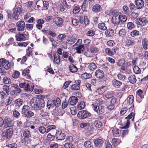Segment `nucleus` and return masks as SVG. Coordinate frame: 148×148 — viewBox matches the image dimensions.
I'll return each mask as SVG.
<instances>
[{"mask_svg":"<svg viewBox=\"0 0 148 148\" xmlns=\"http://www.w3.org/2000/svg\"><path fill=\"white\" fill-rule=\"evenodd\" d=\"M66 136L65 134L63 133L61 131L57 132L56 134V138L58 140H62L65 139Z\"/></svg>","mask_w":148,"mask_h":148,"instance_id":"16","label":"nucleus"},{"mask_svg":"<svg viewBox=\"0 0 148 148\" xmlns=\"http://www.w3.org/2000/svg\"><path fill=\"white\" fill-rule=\"evenodd\" d=\"M125 62V60L123 59H121L118 61L117 65L119 66H122L124 64Z\"/></svg>","mask_w":148,"mask_h":148,"instance_id":"50","label":"nucleus"},{"mask_svg":"<svg viewBox=\"0 0 148 148\" xmlns=\"http://www.w3.org/2000/svg\"><path fill=\"white\" fill-rule=\"evenodd\" d=\"M16 26L17 27V30L18 31L22 32L24 30L25 23L23 21H19L16 23Z\"/></svg>","mask_w":148,"mask_h":148,"instance_id":"7","label":"nucleus"},{"mask_svg":"<svg viewBox=\"0 0 148 148\" xmlns=\"http://www.w3.org/2000/svg\"><path fill=\"white\" fill-rule=\"evenodd\" d=\"M88 4V1L87 0L84 1L82 5V8L84 11H86V8Z\"/></svg>","mask_w":148,"mask_h":148,"instance_id":"58","label":"nucleus"},{"mask_svg":"<svg viewBox=\"0 0 148 148\" xmlns=\"http://www.w3.org/2000/svg\"><path fill=\"white\" fill-rule=\"evenodd\" d=\"M142 44L143 48L145 50L148 49V40L147 39H143L142 40Z\"/></svg>","mask_w":148,"mask_h":148,"instance_id":"26","label":"nucleus"},{"mask_svg":"<svg viewBox=\"0 0 148 148\" xmlns=\"http://www.w3.org/2000/svg\"><path fill=\"white\" fill-rule=\"evenodd\" d=\"M105 52L106 54L109 56H112L114 55L113 51H112L109 48H106L105 49Z\"/></svg>","mask_w":148,"mask_h":148,"instance_id":"41","label":"nucleus"},{"mask_svg":"<svg viewBox=\"0 0 148 148\" xmlns=\"http://www.w3.org/2000/svg\"><path fill=\"white\" fill-rule=\"evenodd\" d=\"M90 114L87 110H84L79 111L77 114V116L80 119H82L87 118Z\"/></svg>","mask_w":148,"mask_h":148,"instance_id":"6","label":"nucleus"},{"mask_svg":"<svg viewBox=\"0 0 148 148\" xmlns=\"http://www.w3.org/2000/svg\"><path fill=\"white\" fill-rule=\"evenodd\" d=\"M53 21L55 23L56 25L59 27L62 26L64 20L62 18L59 17H56L53 19Z\"/></svg>","mask_w":148,"mask_h":148,"instance_id":"15","label":"nucleus"},{"mask_svg":"<svg viewBox=\"0 0 148 148\" xmlns=\"http://www.w3.org/2000/svg\"><path fill=\"white\" fill-rule=\"evenodd\" d=\"M31 136V134L29 131L27 129L24 130L23 132V139L22 140V143H30L31 140L29 137Z\"/></svg>","mask_w":148,"mask_h":148,"instance_id":"3","label":"nucleus"},{"mask_svg":"<svg viewBox=\"0 0 148 148\" xmlns=\"http://www.w3.org/2000/svg\"><path fill=\"white\" fill-rule=\"evenodd\" d=\"M84 144V146L86 148H93L92 144L90 141H86Z\"/></svg>","mask_w":148,"mask_h":148,"instance_id":"39","label":"nucleus"},{"mask_svg":"<svg viewBox=\"0 0 148 148\" xmlns=\"http://www.w3.org/2000/svg\"><path fill=\"white\" fill-rule=\"evenodd\" d=\"M84 49V46L83 45H79L78 47H76L77 52L79 54L81 53Z\"/></svg>","mask_w":148,"mask_h":148,"instance_id":"33","label":"nucleus"},{"mask_svg":"<svg viewBox=\"0 0 148 148\" xmlns=\"http://www.w3.org/2000/svg\"><path fill=\"white\" fill-rule=\"evenodd\" d=\"M92 11L95 12H99L101 9V6L99 4H96L92 8Z\"/></svg>","mask_w":148,"mask_h":148,"instance_id":"27","label":"nucleus"},{"mask_svg":"<svg viewBox=\"0 0 148 148\" xmlns=\"http://www.w3.org/2000/svg\"><path fill=\"white\" fill-rule=\"evenodd\" d=\"M13 130L11 128H9L7 129L6 132H3L2 133V135L4 137H6L7 138H10L13 134Z\"/></svg>","mask_w":148,"mask_h":148,"instance_id":"8","label":"nucleus"},{"mask_svg":"<svg viewBox=\"0 0 148 148\" xmlns=\"http://www.w3.org/2000/svg\"><path fill=\"white\" fill-rule=\"evenodd\" d=\"M95 31L93 30H90L88 31L87 33V35L90 36H92L95 34Z\"/></svg>","mask_w":148,"mask_h":148,"instance_id":"62","label":"nucleus"},{"mask_svg":"<svg viewBox=\"0 0 148 148\" xmlns=\"http://www.w3.org/2000/svg\"><path fill=\"white\" fill-rule=\"evenodd\" d=\"M135 42L134 40L128 38L125 41V46L127 47L132 46L135 44Z\"/></svg>","mask_w":148,"mask_h":148,"instance_id":"20","label":"nucleus"},{"mask_svg":"<svg viewBox=\"0 0 148 148\" xmlns=\"http://www.w3.org/2000/svg\"><path fill=\"white\" fill-rule=\"evenodd\" d=\"M91 75L90 74L84 73L82 74L81 77L83 79H87L88 78H90L91 77Z\"/></svg>","mask_w":148,"mask_h":148,"instance_id":"40","label":"nucleus"},{"mask_svg":"<svg viewBox=\"0 0 148 148\" xmlns=\"http://www.w3.org/2000/svg\"><path fill=\"white\" fill-rule=\"evenodd\" d=\"M137 24L141 26H146L148 25V20L145 18H140L137 19Z\"/></svg>","mask_w":148,"mask_h":148,"instance_id":"10","label":"nucleus"},{"mask_svg":"<svg viewBox=\"0 0 148 148\" xmlns=\"http://www.w3.org/2000/svg\"><path fill=\"white\" fill-rule=\"evenodd\" d=\"M94 125L97 128H100L102 126L101 123L99 121H96L94 123Z\"/></svg>","mask_w":148,"mask_h":148,"instance_id":"45","label":"nucleus"},{"mask_svg":"<svg viewBox=\"0 0 148 148\" xmlns=\"http://www.w3.org/2000/svg\"><path fill=\"white\" fill-rule=\"evenodd\" d=\"M143 91L139 89L136 92V97L140 99L144 98V95H142Z\"/></svg>","mask_w":148,"mask_h":148,"instance_id":"32","label":"nucleus"},{"mask_svg":"<svg viewBox=\"0 0 148 148\" xmlns=\"http://www.w3.org/2000/svg\"><path fill=\"white\" fill-rule=\"evenodd\" d=\"M45 98L44 97H43L42 96L40 95H37L36 96V97H34L33 98V101H34L35 100V101H44V100L43 99V98Z\"/></svg>","mask_w":148,"mask_h":148,"instance_id":"34","label":"nucleus"},{"mask_svg":"<svg viewBox=\"0 0 148 148\" xmlns=\"http://www.w3.org/2000/svg\"><path fill=\"white\" fill-rule=\"evenodd\" d=\"M71 88L72 90H80V87L78 85L75 84L71 86Z\"/></svg>","mask_w":148,"mask_h":148,"instance_id":"63","label":"nucleus"},{"mask_svg":"<svg viewBox=\"0 0 148 148\" xmlns=\"http://www.w3.org/2000/svg\"><path fill=\"white\" fill-rule=\"evenodd\" d=\"M94 142L97 147H100L103 146V141L102 139L97 138L94 140Z\"/></svg>","mask_w":148,"mask_h":148,"instance_id":"13","label":"nucleus"},{"mask_svg":"<svg viewBox=\"0 0 148 148\" xmlns=\"http://www.w3.org/2000/svg\"><path fill=\"white\" fill-rule=\"evenodd\" d=\"M77 40L75 36H70L68 38L67 41L69 42V43L72 44L74 43Z\"/></svg>","mask_w":148,"mask_h":148,"instance_id":"30","label":"nucleus"},{"mask_svg":"<svg viewBox=\"0 0 148 148\" xmlns=\"http://www.w3.org/2000/svg\"><path fill=\"white\" fill-rule=\"evenodd\" d=\"M64 146L66 148H74V145L71 143H65Z\"/></svg>","mask_w":148,"mask_h":148,"instance_id":"61","label":"nucleus"},{"mask_svg":"<svg viewBox=\"0 0 148 148\" xmlns=\"http://www.w3.org/2000/svg\"><path fill=\"white\" fill-rule=\"evenodd\" d=\"M121 26H117L115 28V32H117L119 35L121 36H124L126 34V31L125 29H121Z\"/></svg>","mask_w":148,"mask_h":148,"instance_id":"11","label":"nucleus"},{"mask_svg":"<svg viewBox=\"0 0 148 148\" xmlns=\"http://www.w3.org/2000/svg\"><path fill=\"white\" fill-rule=\"evenodd\" d=\"M120 21L123 23L125 22L127 19L126 16L122 14L119 15Z\"/></svg>","mask_w":148,"mask_h":148,"instance_id":"46","label":"nucleus"},{"mask_svg":"<svg viewBox=\"0 0 148 148\" xmlns=\"http://www.w3.org/2000/svg\"><path fill=\"white\" fill-rule=\"evenodd\" d=\"M130 35L132 37L137 36L139 35V32L136 30H134L131 32Z\"/></svg>","mask_w":148,"mask_h":148,"instance_id":"57","label":"nucleus"},{"mask_svg":"<svg viewBox=\"0 0 148 148\" xmlns=\"http://www.w3.org/2000/svg\"><path fill=\"white\" fill-rule=\"evenodd\" d=\"M90 51L91 53H95L98 52L99 49L94 46H92L90 47Z\"/></svg>","mask_w":148,"mask_h":148,"instance_id":"35","label":"nucleus"},{"mask_svg":"<svg viewBox=\"0 0 148 148\" xmlns=\"http://www.w3.org/2000/svg\"><path fill=\"white\" fill-rule=\"evenodd\" d=\"M43 3V8L44 10H47L49 7V3L47 1H44L42 3Z\"/></svg>","mask_w":148,"mask_h":148,"instance_id":"64","label":"nucleus"},{"mask_svg":"<svg viewBox=\"0 0 148 148\" xmlns=\"http://www.w3.org/2000/svg\"><path fill=\"white\" fill-rule=\"evenodd\" d=\"M113 86L116 88H119L122 84V82L116 79H114L112 81Z\"/></svg>","mask_w":148,"mask_h":148,"instance_id":"28","label":"nucleus"},{"mask_svg":"<svg viewBox=\"0 0 148 148\" xmlns=\"http://www.w3.org/2000/svg\"><path fill=\"white\" fill-rule=\"evenodd\" d=\"M114 95V92L112 91L108 92L106 95V97L109 99L112 97Z\"/></svg>","mask_w":148,"mask_h":148,"instance_id":"48","label":"nucleus"},{"mask_svg":"<svg viewBox=\"0 0 148 148\" xmlns=\"http://www.w3.org/2000/svg\"><path fill=\"white\" fill-rule=\"evenodd\" d=\"M118 78L120 80L122 81L125 80L126 79V77L125 75L119 74L117 75Z\"/></svg>","mask_w":148,"mask_h":148,"instance_id":"51","label":"nucleus"},{"mask_svg":"<svg viewBox=\"0 0 148 148\" xmlns=\"http://www.w3.org/2000/svg\"><path fill=\"white\" fill-rule=\"evenodd\" d=\"M61 102H47V106L49 109L51 108H53L54 106L58 107L61 105Z\"/></svg>","mask_w":148,"mask_h":148,"instance_id":"22","label":"nucleus"},{"mask_svg":"<svg viewBox=\"0 0 148 148\" xmlns=\"http://www.w3.org/2000/svg\"><path fill=\"white\" fill-rule=\"evenodd\" d=\"M12 87L16 89V90H14L16 93H19L21 92V90L18 85L15 84H13L12 85Z\"/></svg>","mask_w":148,"mask_h":148,"instance_id":"37","label":"nucleus"},{"mask_svg":"<svg viewBox=\"0 0 148 148\" xmlns=\"http://www.w3.org/2000/svg\"><path fill=\"white\" fill-rule=\"evenodd\" d=\"M31 104H33L34 108L36 110H39L43 107L44 103L43 102H32Z\"/></svg>","mask_w":148,"mask_h":148,"instance_id":"17","label":"nucleus"},{"mask_svg":"<svg viewBox=\"0 0 148 148\" xmlns=\"http://www.w3.org/2000/svg\"><path fill=\"white\" fill-rule=\"evenodd\" d=\"M135 3L137 8L138 9H141L144 5V2L143 0H136L135 1Z\"/></svg>","mask_w":148,"mask_h":148,"instance_id":"18","label":"nucleus"},{"mask_svg":"<svg viewBox=\"0 0 148 148\" xmlns=\"http://www.w3.org/2000/svg\"><path fill=\"white\" fill-rule=\"evenodd\" d=\"M66 36L64 34H60L57 37L59 41L63 40L66 37Z\"/></svg>","mask_w":148,"mask_h":148,"instance_id":"49","label":"nucleus"},{"mask_svg":"<svg viewBox=\"0 0 148 148\" xmlns=\"http://www.w3.org/2000/svg\"><path fill=\"white\" fill-rule=\"evenodd\" d=\"M135 115V114L134 113L132 112L127 117L125 118V119L127 120L126 123L125 125L121 128V129H127L129 127L130 123L129 120L132 118V120L134 121Z\"/></svg>","mask_w":148,"mask_h":148,"instance_id":"5","label":"nucleus"},{"mask_svg":"<svg viewBox=\"0 0 148 148\" xmlns=\"http://www.w3.org/2000/svg\"><path fill=\"white\" fill-rule=\"evenodd\" d=\"M119 49V47L118 46H115L112 49V50L113 51L114 55L116 53H118Z\"/></svg>","mask_w":148,"mask_h":148,"instance_id":"60","label":"nucleus"},{"mask_svg":"<svg viewBox=\"0 0 148 148\" xmlns=\"http://www.w3.org/2000/svg\"><path fill=\"white\" fill-rule=\"evenodd\" d=\"M104 74L103 71L100 69L96 70L95 73V76L97 78L102 79L104 76Z\"/></svg>","mask_w":148,"mask_h":148,"instance_id":"19","label":"nucleus"},{"mask_svg":"<svg viewBox=\"0 0 148 148\" xmlns=\"http://www.w3.org/2000/svg\"><path fill=\"white\" fill-rule=\"evenodd\" d=\"M13 125V121L12 120L7 117L5 118L4 125L5 128L12 126Z\"/></svg>","mask_w":148,"mask_h":148,"instance_id":"14","label":"nucleus"},{"mask_svg":"<svg viewBox=\"0 0 148 148\" xmlns=\"http://www.w3.org/2000/svg\"><path fill=\"white\" fill-rule=\"evenodd\" d=\"M120 140L119 139L114 138L112 140V144L113 146H116L118 145L120 143Z\"/></svg>","mask_w":148,"mask_h":148,"instance_id":"47","label":"nucleus"},{"mask_svg":"<svg viewBox=\"0 0 148 148\" xmlns=\"http://www.w3.org/2000/svg\"><path fill=\"white\" fill-rule=\"evenodd\" d=\"M85 106V102H80L78 104L77 107L79 110H82L84 108Z\"/></svg>","mask_w":148,"mask_h":148,"instance_id":"43","label":"nucleus"},{"mask_svg":"<svg viewBox=\"0 0 148 148\" xmlns=\"http://www.w3.org/2000/svg\"><path fill=\"white\" fill-rule=\"evenodd\" d=\"M69 68L70 71L72 73H75L77 71V68L73 64L70 65Z\"/></svg>","mask_w":148,"mask_h":148,"instance_id":"29","label":"nucleus"},{"mask_svg":"<svg viewBox=\"0 0 148 148\" xmlns=\"http://www.w3.org/2000/svg\"><path fill=\"white\" fill-rule=\"evenodd\" d=\"M105 34L107 36L112 37L114 35V31L112 29H108L105 32Z\"/></svg>","mask_w":148,"mask_h":148,"instance_id":"24","label":"nucleus"},{"mask_svg":"<svg viewBox=\"0 0 148 148\" xmlns=\"http://www.w3.org/2000/svg\"><path fill=\"white\" fill-rule=\"evenodd\" d=\"M38 130L40 133L42 134H43L45 133H48L47 128L44 126H40L38 127Z\"/></svg>","mask_w":148,"mask_h":148,"instance_id":"31","label":"nucleus"},{"mask_svg":"<svg viewBox=\"0 0 148 148\" xmlns=\"http://www.w3.org/2000/svg\"><path fill=\"white\" fill-rule=\"evenodd\" d=\"M112 23L115 25L116 27L117 26L121 25H120V18L119 14H116L114 15L112 18Z\"/></svg>","mask_w":148,"mask_h":148,"instance_id":"9","label":"nucleus"},{"mask_svg":"<svg viewBox=\"0 0 148 148\" xmlns=\"http://www.w3.org/2000/svg\"><path fill=\"white\" fill-rule=\"evenodd\" d=\"M129 82L132 84H134L136 83L137 80L136 76L134 75H132L128 77Z\"/></svg>","mask_w":148,"mask_h":148,"instance_id":"25","label":"nucleus"},{"mask_svg":"<svg viewBox=\"0 0 148 148\" xmlns=\"http://www.w3.org/2000/svg\"><path fill=\"white\" fill-rule=\"evenodd\" d=\"M104 112V108L103 106L99 107V109L97 110V112L99 114H101Z\"/></svg>","mask_w":148,"mask_h":148,"instance_id":"59","label":"nucleus"},{"mask_svg":"<svg viewBox=\"0 0 148 148\" xmlns=\"http://www.w3.org/2000/svg\"><path fill=\"white\" fill-rule=\"evenodd\" d=\"M88 68L91 71H93L97 68V66L93 62L89 64Z\"/></svg>","mask_w":148,"mask_h":148,"instance_id":"36","label":"nucleus"},{"mask_svg":"<svg viewBox=\"0 0 148 148\" xmlns=\"http://www.w3.org/2000/svg\"><path fill=\"white\" fill-rule=\"evenodd\" d=\"M54 59L53 62L56 64L59 65L60 63V56L58 54L56 53H53Z\"/></svg>","mask_w":148,"mask_h":148,"instance_id":"21","label":"nucleus"},{"mask_svg":"<svg viewBox=\"0 0 148 148\" xmlns=\"http://www.w3.org/2000/svg\"><path fill=\"white\" fill-rule=\"evenodd\" d=\"M106 88V87L105 86L101 87L97 89L96 92L99 94H101L105 91V88Z\"/></svg>","mask_w":148,"mask_h":148,"instance_id":"38","label":"nucleus"},{"mask_svg":"<svg viewBox=\"0 0 148 148\" xmlns=\"http://www.w3.org/2000/svg\"><path fill=\"white\" fill-rule=\"evenodd\" d=\"M30 70L28 69H25L22 72V75L26 77V78L30 79L31 77L30 75L29 74Z\"/></svg>","mask_w":148,"mask_h":148,"instance_id":"23","label":"nucleus"},{"mask_svg":"<svg viewBox=\"0 0 148 148\" xmlns=\"http://www.w3.org/2000/svg\"><path fill=\"white\" fill-rule=\"evenodd\" d=\"M27 36V35L25 34H21L20 33H18L15 36L16 40L18 41H21L26 40Z\"/></svg>","mask_w":148,"mask_h":148,"instance_id":"12","label":"nucleus"},{"mask_svg":"<svg viewBox=\"0 0 148 148\" xmlns=\"http://www.w3.org/2000/svg\"><path fill=\"white\" fill-rule=\"evenodd\" d=\"M10 67V64L5 59H0V74L4 75L6 73L5 70L8 69Z\"/></svg>","mask_w":148,"mask_h":148,"instance_id":"1","label":"nucleus"},{"mask_svg":"<svg viewBox=\"0 0 148 148\" xmlns=\"http://www.w3.org/2000/svg\"><path fill=\"white\" fill-rule=\"evenodd\" d=\"M124 55L125 57L127 59H132L133 55L131 53L129 52H126L125 53Z\"/></svg>","mask_w":148,"mask_h":148,"instance_id":"53","label":"nucleus"},{"mask_svg":"<svg viewBox=\"0 0 148 148\" xmlns=\"http://www.w3.org/2000/svg\"><path fill=\"white\" fill-rule=\"evenodd\" d=\"M133 71L134 73L138 74L140 72V69L137 66L135 65L133 68Z\"/></svg>","mask_w":148,"mask_h":148,"instance_id":"44","label":"nucleus"},{"mask_svg":"<svg viewBox=\"0 0 148 148\" xmlns=\"http://www.w3.org/2000/svg\"><path fill=\"white\" fill-rule=\"evenodd\" d=\"M128 29L129 30H131L134 28V24L131 22H128L127 25Z\"/></svg>","mask_w":148,"mask_h":148,"instance_id":"56","label":"nucleus"},{"mask_svg":"<svg viewBox=\"0 0 148 148\" xmlns=\"http://www.w3.org/2000/svg\"><path fill=\"white\" fill-rule=\"evenodd\" d=\"M13 11L12 17L15 20H17L22 11L21 6L20 5L19 6L18 5V6L17 5H16L15 8L13 9Z\"/></svg>","mask_w":148,"mask_h":148,"instance_id":"4","label":"nucleus"},{"mask_svg":"<svg viewBox=\"0 0 148 148\" xmlns=\"http://www.w3.org/2000/svg\"><path fill=\"white\" fill-rule=\"evenodd\" d=\"M29 108L28 106H24L22 109V113L27 118H30L34 115V113L29 110Z\"/></svg>","mask_w":148,"mask_h":148,"instance_id":"2","label":"nucleus"},{"mask_svg":"<svg viewBox=\"0 0 148 148\" xmlns=\"http://www.w3.org/2000/svg\"><path fill=\"white\" fill-rule=\"evenodd\" d=\"M114 102L113 104L112 102H110L109 104L107 105V108L110 110H113L114 108Z\"/></svg>","mask_w":148,"mask_h":148,"instance_id":"55","label":"nucleus"},{"mask_svg":"<svg viewBox=\"0 0 148 148\" xmlns=\"http://www.w3.org/2000/svg\"><path fill=\"white\" fill-rule=\"evenodd\" d=\"M3 82L6 84H9L11 83V80L10 78L7 77H5L3 78Z\"/></svg>","mask_w":148,"mask_h":148,"instance_id":"54","label":"nucleus"},{"mask_svg":"<svg viewBox=\"0 0 148 148\" xmlns=\"http://www.w3.org/2000/svg\"><path fill=\"white\" fill-rule=\"evenodd\" d=\"M98 27L99 29L102 30H105L107 28V27L105 26V24L103 23L99 24Z\"/></svg>","mask_w":148,"mask_h":148,"instance_id":"42","label":"nucleus"},{"mask_svg":"<svg viewBox=\"0 0 148 148\" xmlns=\"http://www.w3.org/2000/svg\"><path fill=\"white\" fill-rule=\"evenodd\" d=\"M73 137L71 136H69L66 137V140L64 142L65 143H71L73 141Z\"/></svg>","mask_w":148,"mask_h":148,"instance_id":"52","label":"nucleus"}]
</instances>
